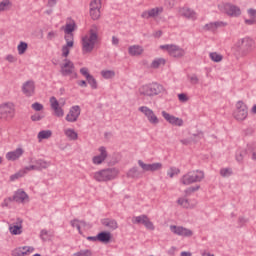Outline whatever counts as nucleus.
Returning a JSON list of instances; mask_svg holds the SVG:
<instances>
[{"label":"nucleus","instance_id":"obj_1","mask_svg":"<svg viewBox=\"0 0 256 256\" xmlns=\"http://www.w3.org/2000/svg\"><path fill=\"white\" fill-rule=\"evenodd\" d=\"M99 39V29L97 25H93L89 30V36H84L82 38V53L87 55V53H92L95 49V43Z\"/></svg>","mask_w":256,"mask_h":256},{"label":"nucleus","instance_id":"obj_2","mask_svg":"<svg viewBox=\"0 0 256 256\" xmlns=\"http://www.w3.org/2000/svg\"><path fill=\"white\" fill-rule=\"evenodd\" d=\"M140 95L144 97H155L157 95H161V93H167V90L163 85L153 82L150 84L143 85L139 88Z\"/></svg>","mask_w":256,"mask_h":256},{"label":"nucleus","instance_id":"obj_3","mask_svg":"<svg viewBox=\"0 0 256 256\" xmlns=\"http://www.w3.org/2000/svg\"><path fill=\"white\" fill-rule=\"evenodd\" d=\"M118 175L119 170L117 168H105L95 172L93 179H95L98 183H107V181H113V179H117Z\"/></svg>","mask_w":256,"mask_h":256},{"label":"nucleus","instance_id":"obj_4","mask_svg":"<svg viewBox=\"0 0 256 256\" xmlns=\"http://www.w3.org/2000/svg\"><path fill=\"white\" fill-rule=\"evenodd\" d=\"M205 179V173L201 170H193L183 175L180 179L182 185H192V183H201Z\"/></svg>","mask_w":256,"mask_h":256},{"label":"nucleus","instance_id":"obj_5","mask_svg":"<svg viewBox=\"0 0 256 256\" xmlns=\"http://www.w3.org/2000/svg\"><path fill=\"white\" fill-rule=\"evenodd\" d=\"M60 73L63 77H70V79H77L78 77L75 64L69 59H65L64 63L60 65Z\"/></svg>","mask_w":256,"mask_h":256},{"label":"nucleus","instance_id":"obj_6","mask_svg":"<svg viewBox=\"0 0 256 256\" xmlns=\"http://www.w3.org/2000/svg\"><path fill=\"white\" fill-rule=\"evenodd\" d=\"M15 117V105L11 102H6L0 105V119L11 121Z\"/></svg>","mask_w":256,"mask_h":256},{"label":"nucleus","instance_id":"obj_7","mask_svg":"<svg viewBox=\"0 0 256 256\" xmlns=\"http://www.w3.org/2000/svg\"><path fill=\"white\" fill-rule=\"evenodd\" d=\"M236 47L242 55H247V53H251L255 49V41L249 37L242 38L237 42Z\"/></svg>","mask_w":256,"mask_h":256},{"label":"nucleus","instance_id":"obj_8","mask_svg":"<svg viewBox=\"0 0 256 256\" xmlns=\"http://www.w3.org/2000/svg\"><path fill=\"white\" fill-rule=\"evenodd\" d=\"M160 48L165 49L170 57H174V59H181L182 57H185V49L175 44L162 45Z\"/></svg>","mask_w":256,"mask_h":256},{"label":"nucleus","instance_id":"obj_9","mask_svg":"<svg viewBox=\"0 0 256 256\" xmlns=\"http://www.w3.org/2000/svg\"><path fill=\"white\" fill-rule=\"evenodd\" d=\"M247 115V105H245L243 101H238L236 103V109L233 113L234 119H236V121H245V119H247Z\"/></svg>","mask_w":256,"mask_h":256},{"label":"nucleus","instance_id":"obj_10","mask_svg":"<svg viewBox=\"0 0 256 256\" xmlns=\"http://www.w3.org/2000/svg\"><path fill=\"white\" fill-rule=\"evenodd\" d=\"M219 9L222 11V13L229 15V17H239V15H241V8L231 3L219 5Z\"/></svg>","mask_w":256,"mask_h":256},{"label":"nucleus","instance_id":"obj_11","mask_svg":"<svg viewBox=\"0 0 256 256\" xmlns=\"http://www.w3.org/2000/svg\"><path fill=\"white\" fill-rule=\"evenodd\" d=\"M140 113H143L151 125H159V118L155 115V112L147 106H141L138 108Z\"/></svg>","mask_w":256,"mask_h":256},{"label":"nucleus","instance_id":"obj_12","mask_svg":"<svg viewBox=\"0 0 256 256\" xmlns=\"http://www.w3.org/2000/svg\"><path fill=\"white\" fill-rule=\"evenodd\" d=\"M132 223H134L135 225H144V227H146V229H149L150 231L155 230V225H153V222L149 220V217H147V215H140L134 217L132 219Z\"/></svg>","mask_w":256,"mask_h":256},{"label":"nucleus","instance_id":"obj_13","mask_svg":"<svg viewBox=\"0 0 256 256\" xmlns=\"http://www.w3.org/2000/svg\"><path fill=\"white\" fill-rule=\"evenodd\" d=\"M170 231L179 237H193V230L183 226L171 225Z\"/></svg>","mask_w":256,"mask_h":256},{"label":"nucleus","instance_id":"obj_14","mask_svg":"<svg viewBox=\"0 0 256 256\" xmlns=\"http://www.w3.org/2000/svg\"><path fill=\"white\" fill-rule=\"evenodd\" d=\"M138 165L139 167H141L144 173H147V171H151L153 173L155 171H160V169H163V164L161 162L146 164L145 162H143V160H138Z\"/></svg>","mask_w":256,"mask_h":256},{"label":"nucleus","instance_id":"obj_15","mask_svg":"<svg viewBox=\"0 0 256 256\" xmlns=\"http://www.w3.org/2000/svg\"><path fill=\"white\" fill-rule=\"evenodd\" d=\"M161 113L162 117H164L165 121H167V123L170 125H174L175 127H183V119L175 117L165 110H163Z\"/></svg>","mask_w":256,"mask_h":256},{"label":"nucleus","instance_id":"obj_16","mask_svg":"<svg viewBox=\"0 0 256 256\" xmlns=\"http://www.w3.org/2000/svg\"><path fill=\"white\" fill-rule=\"evenodd\" d=\"M163 13V7H155L149 10L143 11L141 14L142 19H155Z\"/></svg>","mask_w":256,"mask_h":256},{"label":"nucleus","instance_id":"obj_17","mask_svg":"<svg viewBox=\"0 0 256 256\" xmlns=\"http://www.w3.org/2000/svg\"><path fill=\"white\" fill-rule=\"evenodd\" d=\"M22 93H24L26 97H33V95H35V81H26L22 86Z\"/></svg>","mask_w":256,"mask_h":256},{"label":"nucleus","instance_id":"obj_18","mask_svg":"<svg viewBox=\"0 0 256 256\" xmlns=\"http://www.w3.org/2000/svg\"><path fill=\"white\" fill-rule=\"evenodd\" d=\"M79 115H81V107L77 105L73 106L66 116V121H68V123H75V121L79 119Z\"/></svg>","mask_w":256,"mask_h":256},{"label":"nucleus","instance_id":"obj_19","mask_svg":"<svg viewBox=\"0 0 256 256\" xmlns=\"http://www.w3.org/2000/svg\"><path fill=\"white\" fill-rule=\"evenodd\" d=\"M50 103L51 109L54 110V115L56 117H63V115H65V112H63V108H61V104L59 103L57 98H55V96H52L50 98Z\"/></svg>","mask_w":256,"mask_h":256},{"label":"nucleus","instance_id":"obj_20","mask_svg":"<svg viewBox=\"0 0 256 256\" xmlns=\"http://www.w3.org/2000/svg\"><path fill=\"white\" fill-rule=\"evenodd\" d=\"M64 39L66 41V45L62 46V57H69V47H73V45H75L73 35H65Z\"/></svg>","mask_w":256,"mask_h":256},{"label":"nucleus","instance_id":"obj_21","mask_svg":"<svg viewBox=\"0 0 256 256\" xmlns=\"http://www.w3.org/2000/svg\"><path fill=\"white\" fill-rule=\"evenodd\" d=\"M100 155L94 156L92 158V162L94 165H101L105 159H107V148L105 146H101L99 148Z\"/></svg>","mask_w":256,"mask_h":256},{"label":"nucleus","instance_id":"obj_22","mask_svg":"<svg viewBox=\"0 0 256 256\" xmlns=\"http://www.w3.org/2000/svg\"><path fill=\"white\" fill-rule=\"evenodd\" d=\"M12 200L16 203H25V201H29V195L22 189H18L13 195Z\"/></svg>","mask_w":256,"mask_h":256},{"label":"nucleus","instance_id":"obj_23","mask_svg":"<svg viewBox=\"0 0 256 256\" xmlns=\"http://www.w3.org/2000/svg\"><path fill=\"white\" fill-rule=\"evenodd\" d=\"M179 13L180 15H182V17H185L186 19H191L192 21H195V19H197V13H195V11H193L191 8H180Z\"/></svg>","mask_w":256,"mask_h":256},{"label":"nucleus","instance_id":"obj_24","mask_svg":"<svg viewBox=\"0 0 256 256\" xmlns=\"http://www.w3.org/2000/svg\"><path fill=\"white\" fill-rule=\"evenodd\" d=\"M33 251H34L33 247H29V246L19 247V248H15L12 251V256H25L27 255V253H33Z\"/></svg>","mask_w":256,"mask_h":256},{"label":"nucleus","instance_id":"obj_25","mask_svg":"<svg viewBox=\"0 0 256 256\" xmlns=\"http://www.w3.org/2000/svg\"><path fill=\"white\" fill-rule=\"evenodd\" d=\"M219 27H227V22L217 21V22H210L204 26L206 31H217Z\"/></svg>","mask_w":256,"mask_h":256},{"label":"nucleus","instance_id":"obj_26","mask_svg":"<svg viewBox=\"0 0 256 256\" xmlns=\"http://www.w3.org/2000/svg\"><path fill=\"white\" fill-rule=\"evenodd\" d=\"M143 176V173L139 170L137 166L130 168L126 174V177L129 179H140Z\"/></svg>","mask_w":256,"mask_h":256},{"label":"nucleus","instance_id":"obj_27","mask_svg":"<svg viewBox=\"0 0 256 256\" xmlns=\"http://www.w3.org/2000/svg\"><path fill=\"white\" fill-rule=\"evenodd\" d=\"M21 155H23V149L17 148L14 151L8 152L6 154V159L8 161H17V159H19V157H21Z\"/></svg>","mask_w":256,"mask_h":256},{"label":"nucleus","instance_id":"obj_28","mask_svg":"<svg viewBox=\"0 0 256 256\" xmlns=\"http://www.w3.org/2000/svg\"><path fill=\"white\" fill-rule=\"evenodd\" d=\"M143 47L140 45H132L128 48V53L131 57H139V55H143Z\"/></svg>","mask_w":256,"mask_h":256},{"label":"nucleus","instance_id":"obj_29","mask_svg":"<svg viewBox=\"0 0 256 256\" xmlns=\"http://www.w3.org/2000/svg\"><path fill=\"white\" fill-rule=\"evenodd\" d=\"M102 225H104V227H107L110 229V231H115V229H118L119 224H117V220H113V219H103L102 220Z\"/></svg>","mask_w":256,"mask_h":256},{"label":"nucleus","instance_id":"obj_30","mask_svg":"<svg viewBox=\"0 0 256 256\" xmlns=\"http://www.w3.org/2000/svg\"><path fill=\"white\" fill-rule=\"evenodd\" d=\"M97 239L100 243H109L111 241V232L102 231L97 234Z\"/></svg>","mask_w":256,"mask_h":256},{"label":"nucleus","instance_id":"obj_31","mask_svg":"<svg viewBox=\"0 0 256 256\" xmlns=\"http://www.w3.org/2000/svg\"><path fill=\"white\" fill-rule=\"evenodd\" d=\"M36 164L37 171H43L51 166V162L45 161L43 159H38L34 162Z\"/></svg>","mask_w":256,"mask_h":256},{"label":"nucleus","instance_id":"obj_32","mask_svg":"<svg viewBox=\"0 0 256 256\" xmlns=\"http://www.w3.org/2000/svg\"><path fill=\"white\" fill-rule=\"evenodd\" d=\"M64 134L68 137L69 141H77V139H79V134L71 128L66 129Z\"/></svg>","mask_w":256,"mask_h":256},{"label":"nucleus","instance_id":"obj_33","mask_svg":"<svg viewBox=\"0 0 256 256\" xmlns=\"http://www.w3.org/2000/svg\"><path fill=\"white\" fill-rule=\"evenodd\" d=\"M53 136V131L51 130H42L38 133V141H43V139H51Z\"/></svg>","mask_w":256,"mask_h":256},{"label":"nucleus","instance_id":"obj_34","mask_svg":"<svg viewBox=\"0 0 256 256\" xmlns=\"http://www.w3.org/2000/svg\"><path fill=\"white\" fill-rule=\"evenodd\" d=\"M9 231L12 235H21L23 233V226L21 224L9 226Z\"/></svg>","mask_w":256,"mask_h":256},{"label":"nucleus","instance_id":"obj_35","mask_svg":"<svg viewBox=\"0 0 256 256\" xmlns=\"http://www.w3.org/2000/svg\"><path fill=\"white\" fill-rule=\"evenodd\" d=\"M27 49H29V44H27V42L21 41L17 46L18 55H25Z\"/></svg>","mask_w":256,"mask_h":256},{"label":"nucleus","instance_id":"obj_36","mask_svg":"<svg viewBox=\"0 0 256 256\" xmlns=\"http://www.w3.org/2000/svg\"><path fill=\"white\" fill-rule=\"evenodd\" d=\"M75 27V21H73L72 23H67L65 25L64 33H66V35H72L73 37V31H75Z\"/></svg>","mask_w":256,"mask_h":256},{"label":"nucleus","instance_id":"obj_37","mask_svg":"<svg viewBox=\"0 0 256 256\" xmlns=\"http://www.w3.org/2000/svg\"><path fill=\"white\" fill-rule=\"evenodd\" d=\"M166 60L163 58H156L152 63H151V68L152 69H159L161 65H165Z\"/></svg>","mask_w":256,"mask_h":256},{"label":"nucleus","instance_id":"obj_38","mask_svg":"<svg viewBox=\"0 0 256 256\" xmlns=\"http://www.w3.org/2000/svg\"><path fill=\"white\" fill-rule=\"evenodd\" d=\"M101 76L104 79H113V77H115V71H113V70H102L101 71Z\"/></svg>","mask_w":256,"mask_h":256},{"label":"nucleus","instance_id":"obj_39","mask_svg":"<svg viewBox=\"0 0 256 256\" xmlns=\"http://www.w3.org/2000/svg\"><path fill=\"white\" fill-rule=\"evenodd\" d=\"M210 59L214 61V63H221V61H223V56L217 52H211Z\"/></svg>","mask_w":256,"mask_h":256},{"label":"nucleus","instance_id":"obj_40","mask_svg":"<svg viewBox=\"0 0 256 256\" xmlns=\"http://www.w3.org/2000/svg\"><path fill=\"white\" fill-rule=\"evenodd\" d=\"M101 0H92L90 2V10H101Z\"/></svg>","mask_w":256,"mask_h":256},{"label":"nucleus","instance_id":"obj_41","mask_svg":"<svg viewBox=\"0 0 256 256\" xmlns=\"http://www.w3.org/2000/svg\"><path fill=\"white\" fill-rule=\"evenodd\" d=\"M11 8V1L10 0H3L0 2V13L1 11H8Z\"/></svg>","mask_w":256,"mask_h":256},{"label":"nucleus","instance_id":"obj_42","mask_svg":"<svg viewBox=\"0 0 256 256\" xmlns=\"http://www.w3.org/2000/svg\"><path fill=\"white\" fill-rule=\"evenodd\" d=\"M25 173H27V171L20 170L19 172L10 176V181H17V179H21V177L25 176Z\"/></svg>","mask_w":256,"mask_h":256},{"label":"nucleus","instance_id":"obj_43","mask_svg":"<svg viewBox=\"0 0 256 256\" xmlns=\"http://www.w3.org/2000/svg\"><path fill=\"white\" fill-rule=\"evenodd\" d=\"M177 203L178 205H181V207H184V209H189L191 207V204H189V200L185 198H179Z\"/></svg>","mask_w":256,"mask_h":256},{"label":"nucleus","instance_id":"obj_44","mask_svg":"<svg viewBox=\"0 0 256 256\" xmlns=\"http://www.w3.org/2000/svg\"><path fill=\"white\" fill-rule=\"evenodd\" d=\"M70 224L72 225V227H76L80 235H83V231H81V222L79 219L72 220Z\"/></svg>","mask_w":256,"mask_h":256},{"label":"nucleus","instance_id":"obj_45","mask_svg":"<svg viewBox=\"0 0 256 256\" xmlns=\"http://www.w3.org/2000/svg\"><path fill=\"white\" fill-rule=\"evenodd\" d=\"M87 83L90 85L91 89H97L98 85H97V79H95V77L90 76L87 79Z\"/></svg>","mask_w":256,"mask_h":256},{"label":"nucleus","instance_id":"obj_46","mask_svg":"<svg viewBox=\"0 0 256 256\" xmlns=\"http://www.w3.org/2000/svg\"><path fill=\"white\" fill-rule=\"evenodd\" d=\"M179 173H181V170H179V168L171 167L168 170L167 175H169V177L173 179L175 175H179Z\"/></svg>","mask_w":256,"mask_h":256},{"label":"nucleus","instance_id":"obj_47","mask_svg":"<svg viewBox=\"0 0 256 256\" xmlns=\"http://www.w3.org/2000/svg\"><path fill=\"white\" fill-rule=\"evenodd\" d=\"M90 17L93 21H97L101 17V10H90Z\"/></svg>","mask_w":256,"mask_h":256},{"label":"nucleus","instance_id":"obj_48","mask_svg":"<svg viewBox=\"0 0 256 256\" xmlns=\"http://www.w3.org/2000/svg\"><path fill=\"white\" fill-rule=\"evenodd\" d=\"M75 256H93V252L89 249L80 250L74 254Z\"/></svg>","mask_w":256,"mask_h":256},{"label":"nucleus","instance_id":"obj_49","mask_svg":"<svg viewBox=\"0 0 256 256\" xmlns=\"http://www.w3.org/2000/svg\"><path fill=\"white\" fill-rule=\"evenodd\" d=\"M199 189H201L200 185H196V186H192L189 187L188 189L185 190V194L187 196L191 195L192 193H195V191H199Z\"/></svg>","mask_w":256,"mask_h":256},{"label":"nucleus","instance_id":"obj_50","mask_svg":"<svg viewBox=\"0 0 256 256\" xmlns=\"http://www.w3.org/2000/svg\"><path fill=\"white\" fill-rule=\"evenodd\" d=\"M232 174H233V171H231L230 168H223L220 170V175L222 177H230V175H232Z\"/></svg>","mask_w":256,"mask_h":256},{"label":"nucleus","instance_id":"obj_51","mask_svg":"<svg viewBox=\"0 0 256 256\" xmlns=\"http://www.w3.org/2000/svg\"><path fill=\"white\" fill-rule=\"evenodd\" d=\"M32 109L34 111H43V104L39 103V102H35L31 105Z\"/></svg>","mask_w":256,"mask_h":256},{"label":"nucleus","instance_id":"obj_52","mask_svg":"<svg viewBox=\"0 0 256 256\" xmlns=\"http://www.w3.org/2000/svg\"><path fill=\"white\" fill-rule=\"evenodd\" d=\"M55 37H57V31H50V32H48L46 39H47V41H53V39H55Z\"/></svg>","mask_w":256,"mask_h":256},{"label":"nucleus","instance_id":"obj_53","mask_svg":"<svg viewBox=\"0 0 256 256\" xmlns=\"http://www.w3.org/2000/svg\"><path fill=\"white\" fill-rule=\"evenodd\" d=\"M80 73H81V75H83V77H86V79H89V77L92 76L89 73V69H87L86 67L81 68Z\"/></svg>","mask_w":256,"mask_h":256},{"label":"nucleus","instance_id":"obj_54","mask_svg":"<svg viewBox=\"0 0 256 256\" xmlns=\"http://www.w3.org/2000/svg\"><path fill=\"white\" fill-rule=\"evenodd\" d=\"M191 85H198L199 84V78L193 74L192 76H189Z\"/></svg>","mask_w":256,"mask_h":256},{"label":"nucleus","instance_id":"obj_55","mask_svg":"<svg viewBox=\"0 0 256 256\" xmlns=\"http://www.w3.org/2000/svg\"><path fill=\"white\" fill-rule=\"evenodd\" d=\"M178 99L181 101V103H187V101H189V98L185 93L178 94Z\"/></svg>","mask_w":256,"mask_h":256},{"label":"nucleus","instance_id":"obj_56","mask_svg":"<svg viewBox=\"0 0 256 256\" xmlns=\"http://www.w3.org/2000/svg\"><path fill=\"white\" fill-rule=\"evenodd\" d=\"M248 15L252 18L256 23V10L253 8L248 9Z\"/></svg>","mask_w":256,"mask_h":256},{"label":"nucleus","instance_id":"obj_57","mask_svg":"<svg viewBox=\"0 0 256 256\" xmlns=\"http://www.w3.org/2000/svg\"><path fill=\"white\" fill-rule=\"evenodd\" d=\"M43 117H45V116L41 115L39 113H36L31 116V121H41V119H43Z\"/></svg>","mask_w":256,"mask_h":256},{"label":"nucleus","instance_id":"obj_58","mask_svg":"<svg viewBox=\"0 0 256 256\" xmlns=\"http://www.w3.org/2000/svg\"><path fill=\"white\" fill-rule=\"evenodd\" d=\"M14 201L13 197H8L6 199H4L3 203H2V207H9V204Z\"/></svg>","mask_w":256,"mask_h":256},{"label":"nucleus","instance_id":"obj_59","mask_svg":"<svg viewBox=\"0 0 256 256\" xmlns=\"http://www.w3.org/2000/svg\"><path fill=\"white\" fill-rule=\"evenodd\" d=\"M47 235H49V232H47V230H42L40 232V238L42 239V241H47Z\"/></svg>","mask_w":256,"mask_h":256},{"label":"nucleus","instance_id":"obj_60","mask_svg":"<svg viewBox=\"0 0 256 256\" xmlns=\"http://www.w3.org/2000/svg\"><path fill=\"white\" fill-rule=\"evenodd\" d=\"M6 61H8L9 63H15V61H17V58H15V56L9 54L6 56Z\"/></svg>","mask_w":256,"mask_h":256},{"label":"nucleus","instance_id":"obj_61","mask_svg":"<svg viewBox=\"0 0 256 256\" xmlns=\"http://www.w3.org/2000/svg\"><path fill=\"white\" fill-rule=\"evenodd\" d=\"M192 141H193V138H187V139L180 140V143H182V145H191Z\"/></svg>","mask_w":256,"mask_h":256},{"label":"nucleus","instance_id":"obj_62","mask_svg":"<svg viewBox=\"0 0 256 256\" xmlns=\"http://www.w3.org/2000/svg\"><path fill=\"white\" fill-rule=\"evenodd\" d=\"M246 152H240L239 154L236 155V160L238 163H241L243 161V156L245 155Z\"/></svg>","mask_w":256,"mask_h":256},{"label":"nucleus","instance_id":"obj_63","mask_svg":"<svg viewBox=\"0 0 256 256\" xmlns=\"http://www.w3.org/2000/svg\"><path fill=\"white\" fill-rule=\"evenodd\" d=\"M244 23H246V25H256V22L253 18L245 19Z\"/></svg>","mask_w":256,"mask_h":256},{"label":"nucleus","instance_id":"obj_64","mask_svg":"<svg viewBox=\"0 0 256 256\" xmlns=\"http://www.w3.org/2000/svg\"><path fill=\"white\" fill-rule=\"evenodd\" d=\"M77 85H79V87H87V81L85 80H79L77 82Z\"/></svg>","mask_w":256,"mask_h":256}]
</instances>
